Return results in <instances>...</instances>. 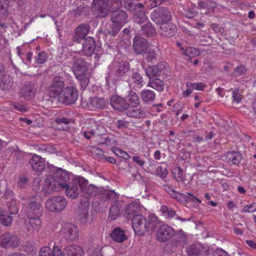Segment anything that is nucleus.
<instances>
[{"label":"nucleus","mask_w":256,"mask_h":256,"mask_svg":"<svg viewBox=\"0 0 256 256\" xmlns=\"http://www.w3.org/2000/svg\"><path fill=\"white\" fill-rule=\"evenodd\" d=\"M88 64L82 58L76 59L73 65V71L74 75L88 73Z\"/></svg>","instance_id":"nucleus-22"},{"label":"nucleus","mask_w":256,"mask_h":256,"mask_svg":"<svg viewBox=\"0 0 256 256\" xmlns=\"http://www.w3.org/2000/svg\"><path fill=\"white\" fill-rule=\"evenodd\" d=\"M172 172L174 174V178L178 182L184 181L185 180L184 176L183 174V171L181 168L176 167L173 170Z\"/></svg>","instance_id":"nucleus-48"},{"label":"nucleus","mask_w":256,"mask_h":256,"mask_svg":"<svg viewBox=\"0 0 256 256\" xmlns=\"http://www.w3.org/2000/svg\"><path fill=\"white\" fill-rule=\"evenodd\" d=\"M110 104L114 110L119 111L125 110L128 108L126 100L116 95L112 96Z\"/></svg>","instance_id":"nucleus-20"},{"label":"nucleus","mask_w":256,"mask_h":256,"mask_svg":"<svg viewBox=\"0 0 256 256\" xmlns=\"http://www.w3.org/2000/svg\"><path fill=\"white\" fill-rule=\"evenodd\" d=\"M172 16L170 10L165 7H160L153 10L150 14L152 20L157 24H161L170 21Z\"/></svg>","instance_id":"nucleus-5"},{"label":"nucleus","mask_w":256,"mask_h":256,"mask_svg":"<svg viewBox=\"0 0 256 256\" xmlns=\"http://www.w3.org/2000/svg\"><path fill=\"white\" fill-rule=\"evenodd\" d=\"M12 82L8 76L0 72V88L3 90H9L12 86Z\"/></svg>","instance_id":"nucleus-44"},{"label":"nucleus","mask_w":256,"mask_h":256,"mask_svg":"<svg viewBox=\"0 0 256 256\" xmlns=\"http://www.w3.org/2000/svg\"><path fill=\"white\" fill-rule=\"evenodd\" d=\"M134 20L136 22L141 24L147 20V16L144 12H140L134 15Z\"/></svg>","instance_id":"nucleus-49"},{"label":"nucleus","mask_w":256,"mask_h":256,"mask_svg":"<svg viewBox=\"0 0 256 256\" xmlns=\"http://www.w3.org/2000/svg\"><path fill=\"white\" fill-rule=\"evenodd\" d=\"M20 243L18 237L12 233L8 232L0 236V246L2 248H16Z\"/></svg>","instance_id":"nucleus-12"},{"label":"nucleus","mask_w":256,"mask_h":256,"mask_svg":"<svg viewBox=\"0 0 256 256\" xmlns=\"http://www.w3.org/2000/svg\"><path fill=\"white\" fill-rule=\"evenodd\" d=\"M174 238L171 240L173 245L176 246L184 245L187 242V236L182 230H180L174 232Z\"/></svg>","instance_id":"nucleus-28"},{"label":"nucleus","mask_w":256,"mask_h":256,"mask_svg":"<svg viewBox=\"0 0 256 256\" xmlns=\"http://www.w3.org/2000/svg\"><path fill=\"white\" fill-rule=\"evenodd\" d=\"M198 6L203 8H213L216 6V4L212 1H200L198 3Z\"/></svg>","instance_id":"nucleus-63"},{"label":"nucleus","mask_w":256,"mask_h":256,"mask_svg":"<svg viewBox=\"0 0 256 256\" xmlns=\"http://www.w3.org/2000/svg\"><path fill=\"white\" fill-rule=\"evenodd\" d=\"M17 202L14 200H11L6 202L8 210L0 209V222L5 226H10L13 220L12 215L18 214V208Z\"/></svg>","instance_id":"nucleus-3"},{"label":"nucleus","mask_w":256,"mask_h":256,"mask_svg":"<svg viewBox=\"0 0 256 256\" xmlns=\"http://www.w3.org/2000/svg\"><path fill=\"white\" fill-rule=\"evenodd\" d=\"M140 204L134 202L128 204L126 208L124 215L128 220L134 218L136 216L139 215L138 213L140 212Z\"/></svg>","instance_id":"nucleus-21"},{"label":"nucleus","mask_w":256,"mask_h":256,"mask_svg":"<svg viewBox=\"0 0 256 256\" xmlns=\"http://www.w3.org/2000/svg\"><path fill=\"white\" fill-rule=\"evenodd\" d=\"M65 83L64 78L60 76H56L52 80L48 88V92L51 98H56L60 95L64 88Z\"/></svg>","instance_id":"nucleus-10"},{"label":"nucleus","mask_w":256,"mask_h":256,"mask_svg":"<svg viewBox=\"0 0 256 256\" xmlns=\"http://www.w3.org/2000/svg\"><path fill=\"white\" fill-rule=\"evenodd\" d=\"M54 178L58 182H59L58 183L61 184L60 186L62 187L64 190L70 180L69 174L68 172L62 168H59L56 171V176Z\"/></svg>","instance_id":"nucleus-29"},{"label":"nucleus","mask_w":256,"mask_h":256,"mask_svg":"<svg viewBox=\"0 0 256 256\" xmlns=\"http://www.w3.org/2000/svg\"><path fill=\"white\" fill-rule=\"evenodd\" d=\"M174 234V228L166 224L161 225L156 232V238L160 242H164L170 240Z\"/></svg>","instance_id":"nucleus-15"},{"label":"nucleus","mask_w":256,"mask_h":256,"mask_svg":"<svg viewBox=\"0 0 256 256\" xmlns=\"http://www.w3.org/2000/svg\"><path fill=\"white\" fill-rule=\"evenodd\" d=\"M23 250L24 252L34 254L37 252V248L33 244L28 242L23 246Z\"/></svg>","instance_id":"nucleus-50"},{"label":"nucleus","mask_w":256,"mask_h":256,"mask_svg":"<svg viewBox=\"0 0 256 256\" xmlns=\"http://www.w3.org/2000/svg\"><path fill=\"white\" fill-rule=\"evenodd\" d=\"M129 85L133 88H140L142 85L144 80L140 74L134 72L128 80Z\"/></svg>","instance_id":"nucleus-33"},{"label":"nucleus","mask_w":256,"mask_h":256,"mask_svg":"<svg viewBox=\"0 0 256 256\" xmlns=\"http://www.w3.org/2000/svg\"><path fill=\"white\" fill-rule=\"evenodd\" d=\"M26 212L28 218L40 216L42 209L40 202L36 200L30 201L26 208Z\"/></svg>","instance_id":"nucleus-17"},{"label":"nucleus","mask_w":256,"mask_h":256,"mask_svg":"<svg viewBox=\"0 0 256 256\" xmlns=\"http://www.w3.org/2000/svg\"><path fill=\"white\" fill-rule=\"evenodd\" d=\"M103 128L102 126H98L96 122L92 120H87L82 128V134L87 140L90 139L92 136L102 134L100 129Z\"/></svg>","instance_id":"nucleus-8"},{"label":"nucleus","mask_w":256,"mask_h":256,"mask_svg":"<svg viewBox=\"0 0 256 256\" xmlns=\"http://www.w3.org/2000/svg\"><path fill=\"white\" fill-rule=\"evenodd\" d=\"M90 30V26L87 24H82L75 30L74 38L76 41L80 42L84 39L88 34Z\"/></svg>","instance_id":"nucleus-27"},{"label":"nucleus","mask_w":256,"mask_h":256,"mask_svg":"<svg viewBox=\"0 0 256 256\" xmlns=\"http://www.w3.org/2000/svg\"><path fill=\"white\" fill-rule=\"evenodd\" d=\"M140 96L142 102L146 104L152 102L156 98L155 92L150 90L144 89L142 90Z\"/></svg>","instance_id":"nucleus-37"},{"label":"nucleus","mask_w":256,"mask_h":256,"mask_svg":"<svg viewBox=\"0 0 256 256\" xmlns=\"http://www.w3.org/2000/svg\"><path fill=\"white\" fill-rule=\"evenodd\" d=\"M122 0H94L92 5L94 8L98 10L101 16H106L109 11L112 12L120 10L122 6Z\"/></svg>","instance_id":"nucleus-1"},{"label":"nucleus","mask_w":256,"mask_h":256,"mask_svg":"<svg viewBox=\"0 0 256 256\" xmlns=\"http://www.w3.org/2000/svg\"><path fill=\"white\" fill-rule=\"evenodd\" d=\"M164 0H146L145 4L148 8L152 9L160 5Z\"/></svg>","instance_id":"nucleus-58"},{"label":"nucleus","mask_w":256,"mask_h":256,"mask_svg":"<svg viewBox=\"0 0 256 256\" xmlns=\"http://www.w3.org/2000/svg\"><path fill=\"white\" fill-rule=\"evenodd\" d=\"M166 63L162 62L150 67L146 70V74L150 79H152L153 76H160L162 70L166 68Z\"/></svg>","instance_id":"nucleus-26"},{"label":"nucleus","mask_w":256,"mask_h":256,"mask_svg":"<svg viewBox=\"0 0 256 256\" xmlns=\"http://www.w3.org/2000/svg\"><path fill=\"white\" fill-rule=\"evenodd\" d=\"M140 32L142 34L146 36H152L156 34L154 28L150 22L142 26Z\"/></svg>","instance_id":"nucleus-43"},{"label":"nucleus","mask_w":256,"mask_h":256,"mask_svg":"<svg viewBox=\"0 0 256 256\" xmlns=\"http://www.w3.org/2000/svg\"><path fill=\"white\" fill-rule=\"evenodd\" d=\"M90 202L88 200H82L78 205V214L82 223L86 224L88 222V211Z\"/></svg>","instance_id":"nucleus-18"},{"label":"nucleus","mask_w":256,"mask_h":256,"mask_svg":"<svg viewBox=\"0 0 256 256\" xmlns=\"http://www.w3.org/2000/svg\"><path fill=\"white\" fill-rule=\"evenodd\" d=\"M156 174L161 178H164L168 174V170L166 168H163L161 166H158L156 168Z\"/></svg>","instance_id":"nucleus-62"},{"label":"nucleus","mask_w":256,"mask_h":256,"mask_svg":"<svg viewBox=\"0 0 256 256\" xmlns=\"http://www.w3.org/2000/svg\"><path fill=\"white\" fill-rule=\"evenodd\" d=\"M78 98V91L72 86L66 87L58 96L60 102L66 105H70L76 102Z\"/></svg>","instance_id":"nucleus-7"},{"label":"nucleus","mask_w":256,"mask_h":256,"mask_svg":"<svg viewBox=\"0 0 256 256\" xmlns=\"http://www.w3.org/2000/svg\"><path fill=\"white\" fill-rule=\"evenodd\" d=\"M102 194L104 196L106 200H114V202L116 201V200L118 198V194L114 190H104Z\"/></svg>","instance_id":"nucleus-51"},{"label":"nucleus","mask_w":256,"mask_h":256,"mask_svg":"<svg viewBox=\"0 0 256 256\" xmlns=\"http://www.w3.org/2000/svg\"><path fill=\"white\" fill-rule=\"evenodd\" d=\"M184 107V104L182 102H178L174 104L172 110L176 112V116H178Z\"/></svg>","instance_id":"nucleus-59"},{"label":"nucleus","mask_w":256,"mask_h":256,"mask_svg":"<svg viewBox=\"0 0 256 256\" xmlns=\"http://www.w3.org/2000/svg\"><path fill=\"white\" fill-rule=\"evenodd\" d=\"M64 252L66 256H82L83 254L82 248L76 244L67 246Z\"/></svg>","instance_id":"nucleus-31"},{"label":"nucleus","mask_w":256,"mask_h":256,"mask_svg":"<svg viewBox=\"0 0 256 256\" xmlns=\"http://www.w3.org/2000/svg\"><path fill=\"white\" fill-rule=\"evenodd\" d=\"M126 100L128 102V107L136 108L140 104V100L138 95L132 90H130L126 96Z\"/></svg>","instance_id":"nucleus-39"},{"label":"nucleus","mask_w":256,"mask_h":256,"mask_svg":"<svg viewBox=\"0 0 256 256\" xmlns=\"http://www.w3.org/2000/svg\"><path fill=\"white\" fill-rule=\"evenodd\" d=\"M86 182L87 180L83 177L79 176L74 179L64 187L66 195L72 199L76 198L82 192V188H84Z\"/></svg>","instance_id":"nucleus-4"},{"label":"nucleus","mask_w":256,"mask_h":256,"mask_svg":"<svg viewBox=\"0 0 256 256\" xmlns=\"http://www.w3.org/2000/svg\"><path fill=\"white\" fill-rule=\"evenodd\" d=\"M112 152L116 156L122 157L126 160L130 158V156L126 152L118 148H113Z\"/></svg>","instance_id":"nucleus-56"},{"label":"nucleus","mask_w":256,"mask_h":256,"mask_svg":"<svg viewBox=\"0 0 256 256\" xmlns=\"http://www.w3.org/2000/svg\"><path fill=\"white\" fill-rule=\"evenodd\" d=\"M185 55L191 58L199 55V52L196 48L190 47L187 48L184 52Z\"/></svg>","instance_id":"nucleus-57"},{"label":"nucleus","mask_w":256,"mask_h":256,"mask_svg":"<svg viewBox=\"0 0 256 256\" xmlns=\"http://www.w3.org/2000/svg\"><path fill=\"white\" fill-rule=\"evenodd\" d=\"M30 222L26 224L28 230L31 233L38 232L41 227V220L38 217L28 218Z\"/></svg>","instance_id":"nucleus-35"},{"label":"nucleus","mask_w":256,"mask_h":256,"mask_svg":"<svg viewBox=\"0 0 256 256\" xmlns=\"http://www.w3.org/2000/svg\"><path fill=\"white\" fill-rule=\"evenodd\" d=\"M148 40L139 35H136L133 40L132 48L135 53L142 54L146 53L148 50Z\"/></svg>","instance_id":"nucleus-16"},{"label":"nucleus","mask_w":256,"mask_h":256,"mask_svg":"<svg viewBox=\"0 0 256 256\" xmlns=\"http://www.w3.org/2000/svg\"><path fill=\"white\" fill-rule=\"evenodd\" d=\"M163 214H166L169 218H173L176 215V212L171 208H169L166 206H162L160 209Z\"/></svg>","instance_id":"nucleus-55"},{"label":"nucleus","mask_w":256,"mask_h":256,"mask_svg":"<svg viewBox=\"0 0 256 256\" xmlns=\"http://www.w3.org/2000/svg\"><path fill=\"white\" fill-rule=\"evenodd\" d=\"M10 105L13 106L15 110L22 113L26 112L29 109L27 105L23 104L19 102H10Z\"/></svg>","instance_id":"nucleus-47"},{"label":"nucleus","mask_w":256,"mask_h":256,"mask_svg":"<svg viewBox=\"0 0 256 256\" xmlns=\"http://www.w3.org/2000/svg\"><path fill=\"white\" fill-rule=\"evenodd\" d=\"M159 30V33L162 36L166 37H172L174 36L177 30L176 26L168 22L160 24Z\"/></svg>","instance_id":"nucleus-23"},{"label":"nucleus","mask_w":256,"mask_h":256,"mask_svg":"<svg viewBox=\"0 0 256 256\" xmlns=\"http://www.w3.org/2000/svg\"><path fill=\"white\" fill-rule=\"evenodd\" d=\"M126 115L129 117L142 118L146 116V113L143 108H140L138 109L131 108L126 111Z\"/></svg>","instance_id":"nucleus-42"},{"label":"nucleus","mask_w":256,"mask_h":256,"mask_svg":"<svg viewBox=\"0 0 256 256\" xmlns=\"http://www.w3.org/2000/svg\"><path fill=\"white\" fill-rule=\"evenodd\" d=\"M56 179L52 176H48L44 180V194L46 196L54 192H59L64 190L60 186V184L58 183Z\"/></svg>","instance_id":"nucleus-14"},{"label":"nucleus","mask_w":256,"mask_h":256,"mask_svg":"<svg viewBox=\"0 0 256 256\" xmlns=\"http://www.w3.org/2000/svg\"><path fill=\"white\" fill-rule=\"evenodd\" d=\"M122 202L120 201H115L114 204L110 208L109 210L108 218L111 220H115L120 216V210L122 206Z\"/></svg>","instance_id":"nucleus-34"},{"label":"nucleus","mask_w":256,"mask_h":256,"mask_svg":"<svg viewBox=\"0 0 256 256\" xmlns=\"http://www.w3.org/2000/svg\"><path fill=\"white\" fill-rule=\"evenodd\" d=\"M170 196L176 200L178 201H182V198H186V196L182 193H179L173 190L170 194Z\"/></svg>","instance_id":"nucleus-64"},{"label":"nucleus","mask_w":256,"mask_h":256,"mask_svg":"<svg viewBox=\"0 0 256 256\" xmlns=\"http://www.w3.org/2000/svg\"><path fill=\"white\" fill-rule=\"evenodd\" d=\"M67 205L66 200L61 196L52 197L46 200V206L52 212H59L63 210Z\"/></svg>","instance_id":"nucleus-9"},{"label":"nucleus","mask_w":256,"mask_h":256,"mask_svg":"<svg viewBox=\"0 0 256 256\" xmlns=\"http://www.w3.org/2000/svg\"><path fill=\"white\" fill-rule=\"evenodd\" d=\"M89 104L92 108L103 109L106 106V102L103 98L96 96L89 98Z\"/></svg>","instance_id":"nucleus-40"},{"label":"nucleus","mask_w":256,"mask_h":256,"mask_svg":"<svg viewBox=\"0 0 256 256\" xmlns=\"http://www.w3.org/2000/svg\"><path fill=\"white\" fill-rule=\"evenodd\" d=\"M39 256H63V255L58 246H54L52 250L48 246H43L40 250Z\"/></svg>","instance_id":"nucleus-30"},{"label":"nucleus","mask_w":256,"mask_h":256,"mask_svg":"<svg viewBox=\"0 0 256 256\" xmlns=\"http://www.w3.org/2000/svg\"><path fill=\"white\" fill-rule=\"evenodd\" d=\"M48 58L46 54L44 52H40L38 53L36 56L35 57L36 62L38 64H44Z\"/></svg>","instance_id":"nucleus-52"},{"label":"nucleus","mask_w":256,"mask_h":256,"mask_svg":"<svg viewBox=\"0 0 256 256\" xmlns=\"http://www.w3.org/2000/svg\"><path fill=\"white\" fill-rule=\"evenodd\" d=\"M60 233L66 240H74L78 238L79 231L78 228L73 224L64 223L60 230Z\"/></svg>","instance_id":"nucleus-11"},{"label":"nucleus","mask_w":256,"mask_h":256,"mask_svg":"<svg viewBox=\"0 0 256 256\" xmlns=\"http://www.w3.org/2000/svg\"><path fill=\"white\" fill-rule=\"evenodd\" d=\"M246 68L243 66H237L234 70L232 72V76H241L246 74Z\"/></svg>","instance_id":"nucleus-54"},{"label":"nucleus","mask_w":256,"mask_h":256,"mask_svg":"<svg viewBox=\"0 0 256 256\" xmlns=\"http://www.w3.org/2000/svg\"><path fill=\"white\" fill-rule=\"evenodd\" d=\"M37 92L36 85L31 82H27L23 85L20 91V96L26 100H30L34 98Z\"/></svg>","instance_id":"nucleus-13"},{"label":"nucleus","mask_w":256,"mask_h":256,"mask_svg":"<svg viewBox=\"0 0 256 256\" xmlns=\"http://www.w3.org/2000/svg\"><path fill=\"white\" fill-rule=\"evenodd\" d=\"M196 14V12L194 8H189L184 10L183 14L188 18H193Z\"/></svg>","instance_id":"nucleus-61"},{"label":"nucleus","mask_w":256,"mask_h":256,"mask_svg":"<svg viewBox=\"0 0 256 256\" xmlns=\"http://www.w3.org/2000/svg\"><path fill=\"white\" fill-rule=\"evenodd\" d=\"M151 225L146 218L142 214L136 216L132 218V228L138 235H144Z\"/></svg>","instance_id":"nucleus-6"},{"label":"nucleus","mask_w":256,"mask_h":256,"mask_svg":"<svg viewBox=\"0 0 256 256\" xmlns=\"http://www.w3.org/2000/svg\"><path fill=\"white\" fill-rule=\"evenodd\" d=\"M75 76L80 83L81 88L85 90L90 82V76L88 72L86 74H79L75 75Z\"/></svg>","instance_id":"nucleus-46"},{"label":"nucleus","mask_w":256,"mask_h":256,"mask_svg":"<svg viewBox=\"0 0 256 256\" xmlns=\"http://www.w3.org/2000/svg\"><path fill=\"white\" fill-rule=\"evenodd\" d=\"M82 192L84 193V196L85 197L84 200H88L92 196H96L98 192V187L93 184H88L87 180L86 184H84V188H82Z\"/></svg>","instance_id":"nucleus-32"},{"label":"nucleus","mask_w":256,"mask_h":256,"mask_svg":"<svg viewBox=\"0 0 256 256\" xmlns=\"http://www.w3.org/2000/svg\"><path fill=\"white\" fill-rule=\"evenodd\" d=\"M111 238L118 242H122L127 239L124 232L119 228H114L110 234Z\"/></svg>","instance_id":"nucleus-38"},{"label":"nucleus","mask_w":256,"mask_h":256,"mask_svg":"<svg viewBox=\"0 0 256 256\" xmlns=\"http://www.w3.org/2000/svg\"><path fill=\"white\" fill-rule=\"evenodd\" d=\"M186 86L188 88H192L198 90H202L206 85L202 82L192 83L187 82Z\"/></svg>","instance_id":"nucleus-53"},{"label":"nucleus","mask_w":256,"mask_h":256,"mask_svg":"<svg viewBox=\"0 0 256 256\" xmlns=\"http://www.w3.org/2000/svg\"><path fill=\"white\" fill-rule=\"evenodd\" d=\"M95 48V41L90 36L84 39L82 50L84 55L90 56L94 53Z\"/></svg>","instance_id":"nucleus-25"},{"label":"nucleus","mask_w":256,"mask_h":256,"mask_svg":"<svg viewBox=\"0 0 256 256\" xmlns=\"http://www.w3.org/2000/svg\"><path fill=\"white\" fill-rule=\"evenodd\" d=\"M110 19L112 24L110 29L108 30V32L112 36H116L122 27L128 22V16L127 13L122 10L113 12Z\"/></svg>","instance_id":"nucleus-2"},{"label":"nucleus","mask_w":256,"mask_h":256,"mask_svg":"<svg viewBox=\"0 0 256 256\" xmlns=\"http://www.w3.org/2000/svg\"><path fill=\"white\" fill-rule=\"evenodd\" d=\"M156 50H157L156 48L155 49L150 48L148 50H147L148 56L146 58L148 62H152V60L156 58L157 54Z\"/></svg>","instance_id":"nucleus-60"},{"label":"nucleus","mask_w":256,"mask_h":256,"mask_svg":"<svg viewBox=\"0 0 256 256\" xmlns=\"http://www.w3.org/2000/svg\"><path fill=\"white\" fill-rule=\"evenodd\" d=\"M148 86L160 92H162L164 90V82L159 78H155L153 80H150Z\"/></svg>","instance_id":"nucleus-45"},{"label":"nucleus","mask_w":256,"mask_h":256,"mask_svg":"<svg viewBox=\"0 0 256 256\" xmlns=\"http://www.w3.org/2000/svg\"><path fill=\"white\" fill-rule=\"evenodd\" d=\"M226 158L230 164L236 165L238 164L242 159V154L236 151L228 152Z\"/></svg>","instance_id":"nucleus-36"},{"label":"nucleus","mask_w":256,"mask_h":256,"mask_svg":"<svg viewBox=\"0 0 256 256\" xmlns=\"http://www.w3.org/2000/svg\"><path fill=\"white\" fill-rule=\"evenodd\" d=\"M208 250L200 244H194L186 248L189 256H208Z\"/></svg>","instance_id":"nucleus-19"},{"label":"nucleus","mask_w":256,"mask_h":256,"mask_svg":"<svg viewBox=\"0 0 256 256\" xmlns=\"http://www.w3.org/2000/svg\"><path fill=\"white\" fill-rule=\"evenodd\" d=\"M32 168L36 172H41L45 168V160L44 158L37 154H34L29 160Z\"/></svg>","instance_id":"nucleus-24"},{"label":"nucleus","mask_w":256,"mask_h":256,"mask_svg":"<svg viewBox=\"0 0 256 256\" xmlns=\"http://www.w3.org/2000/svg\"><path fill=\"white\" fill-rule=\"evenodd\" d=\"M130 64L127 62L120 64L115 70V76L118 78L122 77L130 70Z\"/></svg>","instance_id":"nucleus-41"}]
</instances>
